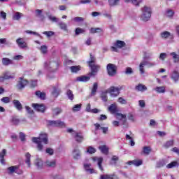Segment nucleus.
Masks as SVG:
<instances>
[{
	"label": "nucleus",
	"instance_id": "obj_1",
	"mask_svg": "<svg viewBox=\"0 0 179 179\" xmlns=\"http://www.w3.org/2000/svg\"><path fill=\"white\" fill-rule=\"evenodd\" d=\"M32 142H34V143H36L37 149L39 152H43L44 146L41 143L48 145V135L47 133L41 132L38 137L32 138Z\"/></svg>",
	"mask_w": 179,
	"mask_h": 179
},
{
	"label": "nucleus",
	"instance_id": "obj_2",
	"mask_svg": "<svg viewBox=\"0 0 179 179\" xmlns=\"http://www.w3.org/2000/svg\"><path fill=\"white\" fill-rule=\"evenodd\" d=\"M96 56L93 53H90V61L87 64L90 68L91 71L89 73V76H96L99 71H100V65L96 64Z\"/></svg>",
	"mask_w": 179,
	"mask_h": 179
},
{
	"label": "nucleus",
	"instance_id": "obj_3",
	"mask_svg": "<svg viewBox=\"0 0 179 179\" xmlns=\"http://www.w3.org/2000/svg\"><path fill=\"white\" fill-rule=\"evenodd\" d=\"M108 110L111 114H116L117 116V120H122V125L127 124V115L118 113V108H117V104L112 103L109 107Z\"/></svg>",
	"mask_w": 179,
	"mask_h": 179
},
{
	"label": "nucleus",
	"instance_id": "obj_4",
	"mask_svg": "<svg viewBox=\"0 0 179 179\" xmlns=\"http://www.w3.org/2000/svg\"><path fill=\"white\" fill-rule=\"evenodd\" d=\"M45 69H48L50 72H55L58 71V67L59 66V62L53 61V62H46L44 64Z\"/></svg>",
	"mask_w": 179,
	"mask_h": 179
},
{
	"label": "nucleus",
	"instance_id": "obj_5",
	"mask_svg": "<svg viewBox=\"0 0 179 179\" xmlns=\"http://www.w3.org/2000/svg\"><path fill=\"white\" fill-rule=\"evenodd\" d=\"M141 20L143 22H148V20H149L152 16V9L150 7L145 6L143 8H141Z\"/></svg>",
	"mask_w": 179,
	"mask_h": 179
},
{
	"label": "nucleus",
	"instance_id": "obj_6",
	"mask_svg": "<svg viewBox=\"0 0 179 179\" xmlns=\"http://www.w3.org/2000/svg\"><path fill=\"white\" fill-rule=\"evenodd\" d=\"M122 89H124V86H119V87L111 86L108 90V93H110L112 97H117V96L120 95V91L122 90Z\"/></svg>",
	"mask_w": 179,
	"mask_h": 179
},
{
	"label": "nucleus",
	"instance_id": "obj_7",
	"mask_svg": "<svg viewBox=\"0 0 179 179\" xmlns=\"http://www.w3.org/2000/svg\"><path fill=\"white\" fill-rule=\"evenodd\" d=\"M117 66L114 64H108L106 66V71L109 76H115L117 75Z\"/></svg>",
	"mask_w": 179,
	"mask_h": 179
},
{
	"label": "nucleus",
	"instance_id": "obj_8",
	"mask_svg": "<svg viewBox=\"0 0 179 179\" xmlns=\"http://www.w3.org/2000/svg\"><path fill=\"white\" fill-rule=\"evenodd\" d=\"M49 127H57L59 128H65V123L61 120H49L48 121Z\"/></svg>",
	"mask_w": 179,
	"mask_h": 179
},
{
	"label": "nucleus",
	"instance_id": "obj_9",
	"mask_svg": "<svg viewBox=\"0 0 179 179\" xmlns=\"http://www.w3.org/2000/svg\"><path fill=\"white\" fill-rule=\"evenodd\" d=\"M146 65H148V68H152V66H155V63H150L146 61H143L141 63H140L139 71L141 75H143V73H145V66Z\"/></svg>",
	"mask_w": 179,
	"mask_h": 179
},
{
	"label": "nucleus",
	"instance_id": "obj_10",
	"mask_svg": "<svg viewBox=\"0 0 179 179\" xmlns=\"http://www.w3.org/2000/svg\"><path fill=\"white\" fill-rule=\"evenodd\" d=\"M114 45L115 46L110 47V50L115 52H117V51H118L117 48H122V47H125V42L122 41H116Z\"/></svg>",
	"mask_w": 179,
	"mask_h": 179
},
{
	"label": "nucleus",
	"instance_id": "obj_11",
	"mask_svg": "<svg viewBox=\"0 0 179 179\" xmlns=\"http://www.w3.org/2000/svg\"><path fill=\"white\" fill-rule=\"evenodd\" d=\"M32 107L36 110V111H38V113H45V110H47V108H45V106L44 104H40V103H32Z\"/></svg>",
	"mask_w": 179,
	"mask_h": 179
},
{
	"label": "nucleus",
	"instance_id": "obj_12",
	"mask_svg": "<svg viewBox=\"0 0 179 179\" xmlns=\"http://www.w3.org/2000/svg\"><path fill=\"white\" fill-rule=\"evenodd\" d=\"M28 83H29V81L27 80H25L23 78H20V80L17 84V87L18 90H23V88L26 87Z\"/></svg>",
	"mask_w": 179,
	"mask_h": 179
},
{
	"label": "nucleus",
	"instance_id": "obj_13",
	"mask_svg": "<svg viewBox=\"0 0 179 179\" xmlns=\"http://www.w3.org/2000/svg\"><path fill=\"white\" fill-rule=\"evenodd\" d=\"M15 78L14 75H10L9 71H5L3 73V76L0 77V82H4L5 80H8L9 79H13Z\"/></svg>",
	"mask_w": 179,
	"mask_h": 179
},
{
	"label": "nucleus",
	"instance_id": "obj_14",
	"mask_svg": "<svg viewBox=\"0 0 179 179\" xmlns=\"http://www.w3.org/2000/svg\"><path fill=\"white\" fill-rule=\"evenodd\" d=\"M16 44L18 45L19 48H27V43L24 41V39H23V38H18L16 40Z\"/></svg>",
	"mask_w": 179,
	"mask_h": 179
},
{
	"label": "nucleus",
	"instance_id": "obj_15",
	"mask_svg": "<svg viewBox=\"0 0 179 179\" xmlns=\"http://www.w3.org/2000/svg\"><path fill=\"white\" fill-rule=\"evenodd\" d=\"M93 162H98V167L101 171H104V169H103V157H94L92 158Z\"/></svg>",
	"mask_w": 179,
	"mask_h": 179
},
{
	"label": "nucleus",
	"instance_id": "obj_16",
	"mask_svg": "<svg viewBox=\"0 0 179 179\" xmlns=\"http://www.w3.org/2000/svg\"><path fill=\"white\" fill-rule=\"evenodd\" d=\"M127 164H129V166H132L133 164L134 166H136V167H139V166L143 164V161H142V159H134L133 161H129Z\"/></svg>",
	"mask_w": 179,
	"mask_h": 179
},
{
	"label": "nucleus",
	"instance_id": "obj_17",
	"mask_svg": "<svg viewBox=\"0 0 179 179\" xmlns=\"http://www.w3.org/2000/svg\"><path fill=\"white\" fill-rule=\"evenodd\" d=\"M74 139H76V141L78 143H80L81 142H83V135H82V133L80 132H75V134L73 135Z\"/></svg>",
	"mask_w": 179,
	"mask_h": 179
},
{
	"label": "nucleus",
	"instance_id": "obj_18",
	"mask_svg": "<svg viewBox=\"0 0 179 179\" xmlns=\"http://www.w3.org/2000/svg\"><path fill=\"white\" fill-rule=\"evenodd\" d=\"M92 166V164H84V169L87 173H89L90 174H94L96 173V171L93 169H90Z\"/></svg>",
	"mask_w": 179,
	"mask_h": 179
},
{
	"label": "nucleus",
	"instance_id": "obj_19",
	"mask_svg": "<svg viewBox=\"0 0 179 179\" xmlns=\"http://www.w3.org/2000/svg\"><path fill=\"white\" fill-rule=\"evenodd\" d=\"M100 179H118V176L113 174H105V175H101Z\"/></svg>",
	"mask_w": 179,
	"mask_h": 179
},
{
	"label": "nucleus",
	"instance_id": "obj_20",
	"mask_svg": "<svg viewBox=\"0 0 179 179\" xmlns=\"http://www.w3.org/2000/svg\"><path fill=\"white\" fill-rule=\"evenodd\" d=\"M52 94L54 97H58L61 93V89H59V87L58 85L54 86L52 87Z\"/></svg>",
	"mask_w": 179,
	"mask_h": 179
},
{
	"label": "nucleus",
	"instance_id": "obj_21",
	"mask_svg": "<svg viewBox=\"0 0 179 179\" xmlns=\"http://www.w3.org/2000/svg\"><path fill=\"white\" fill-rule=\"evenodd\" d=\"M13 104L14 107H15V108L17 110H18V111H20L23 108L22 103L17 99H14L13 101Z\"/></svg>",
	"mask_w": 179,
	"mask_h": 179
},
{
	"label": "nucleus",
	"instance_id": "obj_22",
	"mask_svg": "<svg viewBox=\"0 0 179 179\" xmlns=\"http://www.w3.org/2000/svg\"><path fill=\"white\" fill-rule=\"evenodd\" d=\"M2 64L4 65V66H8L9 65L13 64V61L12 59L8 58V57H3L2 59Z\"/></svg>",
	"mask_w": 179,
	"mask_h": 179
},
{
	"label": "nucleus",
	"instance_id": "obj_23",
	"mask_svg": "<svg viewBox=\"0 0 179 179\" xmlns=\"http://www.w3.org/2000/svg\"><path fill=\"white\" fill-rule=\"evenodd\" d=\"M99 150H101V153L103 155H108V148L107 145H103L99 147Z\"/></svg>",
	"mask_w": 179,
	"mask_h": 179
},
{
	"label": "nucleus",
	"instance_id": "obj_24",
	"mask_svg": "<svg viewBox=\"0 0 179 179\" xmlns=\"http://www.w3.org/2000/svg\"><path fill=\"white\" fill-rule=\"evenodd\" d=\"M136 90H138V92H145L148 90V87L143 84H138L137 86L135 87Z\"/></svg>",
	"mask_w": 179,
	"mask_h": 179
},
{
	"label": "nucleus",
	"instance_id": "obj_25",
	"mask_svg": "<svg viewBox=\"0 0 179 179\" xmlns=\"http://www.w3.org/2000/svg\"><path fill=\"white\" fill-rule=\"evenodd\" d=\"M35 94L36 97L41 99V100H45V93L41 92V91H36Z\"/></svg>",
	"mask_w": 179,
	"mask_h": 179
},
{
	"label": "nucleus",
	"instance_id": "obj_26",
	"mask_svg": "<svg viewBox=\"0 0 179 179\" xmlns=\"http://www.w3.org/2000/svg\"><path fill=\"white\" fill-rule=\"evenodd\" d=\"M78 82H89L90 80V76H83L77 78Z\"/></svg>",
	"mask_w": 179,
	"mask_h": 179
},
{
	"label": "nucleus",
	"instance_id": "obj_27",
	"mask_svg": "<svg viewBox=\"0 0 179 179\" xmlns=\"http://www.w3.org/2000/svg\"><path fill=\"white\" fill-rule=\"evenodd\" d=\"M150 152H152V148L150 146H145L143 148V153L146 156L150 155Z\"/></svg>",
	"mask_w": 179,
	"mask_h": 179
},
{
	"label": "nucleus",
	"instance_id": "obj_28",
	"mask_svg": "<svg viewBox=\"0 0 179 179\" xmlns=\"http://www.w3.org/2000/svg\"><path fill=\"white\" fill-rule=\"evenodd\" d=\"M20 166H12L8 168V171H10V174H13V173H17L16 172V170H19V168Z\"/></svg>",
	"mask_w": 179,
	"mask_h": 179
},
{
	"label": "nucleus",
	"instance_id": "obj_29",
	"mask_svg": "<svg viewBox=\"0 0 179 179\" xmlns=\"http://www.w3.org/2000/svg\"><path fill=\"white\" fill-rule=\"evenodd\" d=\"M58 26L64 31H68V25L65 22H60L58 23Z\"/></svg>",
	"mask_w": 179,
	"mask_h": 179
},
{
	"label": "nucleus",
	"instance_id": "obj_30",
	"mask_svg": "<svg viewBox=\"0 0 179 179\" xmlns=\"http://www.w3.org/2000/svg\"><path fill=\"white\" fill-rule=\"evenodd\" d=\"M10 122L13 125H19L20 120L17 117L13 116L10 119Z\"/></svg>",
	"mask_w": 179,
	"mask_h": 179
},
{
	"label": "nucleus",
	"instance_id": "obj_31",
	"mask_svg": "<svg viewBox=\"0 0 179 179\" xmlns=\"http://www.w3.org/2000/svg\"><path fill=\"white\" fill-rule=\"evenodd\" d=\"M171 78L175 81H178L179 79V73L177 71H173Z\"/></svg>",
	"mask_w": 179,
	"mask_h": 179
},
{
	"label": "nucleus",
	"instance_id": "obj_32",
	"mask_svg": "<svg viewBox=\"0 0 179 179\" xmlns=\"http://www.w3.org/2000/svg\"><path fill=\"white\" fill-rule=\"evenodd\" d=\"M120 0H108L110 6H117L120 4Z\"/></svg>",
	"mask_w": 179,
	"mask_h": 179
},
{
	"label": "nucleus",
	"instance_id": "obj_33",
	"mask_svg": "<svg viewBox=\"0 0 179 179\" xmlns=\"http://www.w3.org/2000/svg\"><path fill=\"white\" fill-rule=\"evenodd\" d=\"M70 69L73 73H76L80 71V66H70Z\"/></svg>",
	"mask_w": 179,
	"mask_h": 179
},
{
	"label": "nucleus",
	"instance_id": "obj_34",
	"mask_svg": "<svg viewBox=\"0 0 179 179\" xmlns=\"http://www.w3.org/2000/svg\"><path fill=\"white\" fill-rule=\"evenodd\" d=\"M45 164H46L47 167H55V166H57V162H55V160L46 161Z\"/></svg>",
	"mask_w": 179,
	"mask_h": 179
},
{
	"label": "nucleus",
	"instance_id": "obj_35",
	"mask_svg": "<svg viewBox=\"0 0 179 179\" xmlns=\"http://www.w3.org/2000/svg\"><path fill=\"white\" fill-rule=\"evenodd\" d=\"M101 31H103V29H101V28H91L90 29V33H91V34H94L96 33H101Z\"/></svg>",
	"mask_w": 179,
	"mask_h": 179
},
{
	"label": "nucleus",
	"instance_id": "obj_36",
	"mask_svg": "<svg viewBox=\"0 0 179 179\" xmlns=\"http://www.w3.org/2000/svg\"><path fill=\"white\" fill-rule=\"evenodd\" d=\"M155 92H157V93H165L166 92V87L162 86V87H157L155 89Z\"/></svg>",
	"mask_w": 179,
	"mask_h": 179
},
{
	"label": "nucleus",
	"instance_id": "obj_37",
	"mask_svg": "<svg viewBox=\"0 0 179 179\" xmlns=\"http://www.w3.org/2000/svg\"><path fill=\"white\" fill-rule=\"evenodd\" d=\"M25 157H26L25 163L27 164L28 167H30L31 166L30 157H31V155H30V153L27 152L25 154Z\"/></svg>",
	"mask_w": 179,
	"mask_h": 179
},
{
	"label": "nucleus",
	"instance_id": "obj_38",
	"mask_svg": "<svg viewBox=\"0 0 179 179\" xmlns=\"http://www.w3.org/2000/svg\"><path fill=\"white\" fill-rule=\"evenodd\" d=\"M173 145H174V140H169L168 141H166L165 143V144L164 145V148H166V149H169V148H171V146H173Z\"/></svg>",
	"mask_w": 179,
	"mask_h": 179
},
{
	"label": "nucleus",
	"instance_id": "obj_39",
	"mask_svg": "<svg viewBox=\"0 0 179 179\" xmlns=\"http://www.w3.org/2000/svg\"><path fill=\"white\" fill-rule=\"evenodd\" d=\"M166 166V160L161 159L157 163V168L161 169V167H164Z\"/></svg>",
	"mask_w": 179,
	"mask_h": 179
},
{
	"label": "nucleus",
	"instance_id": "obj_40",
	"mask_svg": "<svg viewBox=\"0 0 179 179\" xmlns=\"http://www.w3.org/2000/svg\"><path fill=\"white\" fill-rule=\"evenodd\" d=\"M170 55H171L173 57V62L175 64H177L179 62V56L178 55H176V52H171L170 54Z\"/></svg>",
	"mask_w": 179,
	"mask_h": 179
},
{
	"label": "nucleus",
	"instance_id": "obj_41",
	"mask_svg": "<svg viewBox=\"0 0 179 179\" xmlns=\"http://www.w3.org/2000/svg\"><path fill=\"white\" fill-rule=\"evenodd\" d=\"M97 87H98V84L97 83H94L91 91V94L92 96H94L97 92Z\"/></svg>",
	"mask_w": 179,
	"mask_h": 179
},
{
	"label": "nucleus",
	"instance_id": "obj_42",
	"mask_svg": "<svg viewBox=\"0 0 179 179\" xmlns=\"http://www.w3.org/2000/svg\"><path fill=\"white\" fill-rule=\"evenodd\" d=\"M35 165L37 166L38 169H42L43 168V160H41L40 159H36Z\"/></svg>",
	"mask_w": 179,
	"mask_h": 179
},
{
	"label": "nucleus",
	"instance_id": "obj_43",
	"mask_svg": "<svg viewBox=\"0 0 179 179\" xmlns=\"http://www.w3.org/2000/svg\"><path fill=\"white\" fill-rule=\"evenodd\" d=\"M171 36V34L169 31H165L162 33H161V37L162 38H169Z\"/></svg>",
	"mask_w": 179,
	"mask_h": 179
},
{
	"label": "nucleus",
	"instance_id": "obj_44",
	"mask_svg": "<svg viewBox=\"0 0 179 179\" xmlns=\"http://www.w3.org/2000/svg\"><path fill=\"white\" fill-rule=\"evenodd\" d=\"M73 153H74V155H73L74 159H79V157H80V151L79 150V149H74Z\"/></svg>",
	"mask_w": 179,
	"mask_h": 179
},
{
	"label": "nucleus",
	"instance_id": "obj_45",
	"mask_svg": "<svg viewBox=\"0 0 179 179\" xmlns=\"http://www.w3.org/2000/svg\"><path fill=\"white\" fill-rule=\"evenodd\" d=\"M53 115H59L62 113V110L59 108H55L52 109Z\"/></svg>",
	"mask_w": 179,
	"mask_h": 179
},
{
	"label": "nucleus",
	"instance_id": "obj_46",
	"mask_svg": "<svg viewBox=\"0 0 179 179\" xmlns=\"http://www.w3.org/2000/svg\"><path fill=\"white\" fill-rule=\"evenodd\" d=\"M23 15L21 13L16 12L15 14L13 16L14 20H20Z\"/></svg>",
	"mask_w": 179,
	"mask_h": 179
},
{
	"label": "nucleus",
	"instance_id": "obj_47",
	"mask_svg": "<svg viewBox=\"0 0 179 179\" xmlns=\"http://www.w3.org/2000/svg\"><path fill=\"white\" fill-rule=\"evenodd\" d=\"M126 139L130 141L131 146H135V141H134V138L131 136L126 134Z\"/></svg>",
	"mask_w": 179,
	"mask_h": 179
},
{
	"label": "nucleus",
	"instance_id": "obj_48",
	"mask_svg": "<svg viewBox=\"0 0 179 179\" xmlns=\"http://www.w3.org/2000/svg\"><path fill=\"white\" fill-rule=\"evenodd\" d=\"M87 153H90V155H93V153H96V148H94L92 146H90L87 149Z\"/></svg>",
	"mask_w": 179,
	"mask_h": 179
},
{
	"label": "nucleus",
	"instance_id": "obj_49",
	"mask_svg": "<svg viewBox=\"0 0 179 179\" xmlns=\"http://www.w3.org/2000/svg\"><path fill=\"white\" fill-rule=\"evenodd\" d=\"M66 94L69 100H73L74 96H73V93L72 92V90H68Z\"/></svg>",
	"mask_w": 179,
	"mask_h": 179
},
{
	"label": "nucleus",
	"instance_id": "obj_50",
	"mask_svg": "<svg viewBox=\"0 0 179 179\" xmlns=\"http://www.w3.org/2000/svg\"><path fill=\"white\" fill-rule=\"evenodd\" d=\"M48 19L51 20V22H53L54 23H58V22H59V19L52 15H49Z\"/></svg>",
	"mask_w": 179,
	"mask_h": 179
},
{
	"label": "nucleus",
	"instance_id": "obj_51",
	"mask_svg": "<svg viewBox=\"0 0 179 179\" xmlns=\"http://www.w3.org/2000/svg\"><path fill=\"white\" fill-rule=\"evenodd\" d=\"M76 36H79V34H82V33H85V29L82 28H76L75 30Z\"/></svg>",
	"mask_w": 179,
	"mask_h": 179
},
{
	"label": "nucleus",
	"instance_id": "obj_52",
	"mask_svg": "<svg viewBox=\"0 0 179 179\" xmlns=\"http://www.w3.org/2000/svg\"><path fill=\"white\" fill-rule=\"evenodd\" d=\"M80 108H82V104H76L73 107V111L76 112V111H80Z\"/></svg>",
	"mask_w": 179,
	"mask_h": 179
},
{
	"label": "nucleus",
	"instance_id": "obj_53",
	"mask_svg": "<svg viewBox=\"0 0 179 179\" xmlns=\"http://www.w3.org/2000/svg\"><path fill=\"white\" fill-rule=\"evenodd\" d=\"M178 163L177 162L174 161L166 165V169H173V167H176L177 166Z\"/></svg>",
	"mask_w": 179,
	"mask_h": 179
},
{
	"label": "nucleus",
	"instance_id": "obj_54",
	"mask_svg": "<svg viewBox=\"0 0 179 179\" xmlns=\"http://www.w3.org/2000/svg\"><path fill=\"white\" fill-rule=\"evenodd\" d=\"M101 99L103 100V101H107L108 100L107 92H103L101 95Z\"/></svg>",
	"mask_w": 179,
	"mask_h": 179
},
{
	"label": "nucleus",
	"instance_id": "obj_55",
	"mask_svg": "<svg viewBox=\"0 0 179 179\" xmlns=\"http://www.w3.org/2000/svg\"><path fill=\"white\" fill-rule=\"evenodd\" d=\"M166 16L168 17H173V16H174V11L173 10H167Z\"/></svg>",
	"mask_w": 179,
	"mask_h": 179
},
{
	"label": "nucleus",
	"instance_id": "obj_56",
	"mask_svg": "<svg viewBox=\"0 0 179 179\" xmlns=\"http://www.w3.org/2000/svg\"><path fill=\"white\" fill-rule=\"evenodd\" d=\"M128 117V120H129V121H131L132 122H135V117L134 116V114H132V113H129L127 115Z\"/></svg>",
	"mask_w": 179,
	"mask_h": 179
},
{
	"label": "nucleus",
	"instance_id": "obj_57",
	"mask_svg": "<svg viewBox=\"0 0 179 179\" xmlns=\"http://www.w3.org/2000/svg\"><path fill=\"white\" fill-rule=\"evenodd\" d=\"M25 109L27 110L28 114H31V115H32V114H34V110H33L31 108H30V106H26Z\"/></svg>",
	"mask_w": 179,
	"mask_h": 179
},
{
	"label": "nucleus",
	"instance_id": "obj_58",
	"mask_svg": "<svg viewBox=\"0 0 179 179\" xmlns=\"http://www.w3.org/2000/svg\"><path fill=\"white\" fill-rule=\"evenodd\" d=\"M43 34L47 36V37H52V36H54V31H44Z\"/></svg>",
	"mask_w": 179,
	"mask_h": 179
},
{
	"label": "nucleus",
	"instance_id": "obj_59",
	"mask_svg": "<svg viewBox=\"0 0 179 179\" xmlns=\"http://www.w3.org/2000/svg\"><path fill=\"white\" fill-rule=\"evenodd\" d=\"M20 139L22 142L26 141V135L23 132H20Z\"/></svg>",
	"mask_w": 179,
	"mask_h": 179
},
{
	"label": "nucleus",
	"instance_id": "obj_60",
	"mask_svg": "<svg viewBox=\"0 0 179 179\" xmlns=\"http://www.w3.org/2000/svg\"><path fill=\"white\" fill-rule=\"evenodd\" d=\"M41 51L42 54H47L48 48L45 45H42L41 47Z\"/></svg>",
	"mask_w": 179,
	"mask_h": 179
},
{
	"label": "nucleus",
	"instance_id": "obj_61",
	"mask_svg": "<svg viewBox=\"0 0 179 179\" xmlns=\"http://www.w3.org/2000/svg\"><path fill=\"white\" fill-rule=\"evenodd\" d=\"M46 153L50 155V156H52V155H54V150L51 148H48L46 149Z\"/></svg>",
	"mask_w": 179,
	"mask_h": 179
},
{
	"label": "nucleus",
	"instance_id": "obj_62",
	"mask_svg": "<svg viewBox=\"0 0 179 179\" xmlns=\"http://www.w3.org/2000/svg\"><path fill=\"white\" fill-rule=\"evenodd\" d=\"M126 75H131V73H134V71H132V68L127 67L125 71Z\"/></svg>",
	"mask_w": 179,
	"mask_h": 179
},
{
	"label": "nucleus",
	"instance_id": "obj_63",
	"mask_svg": "<svg viewBox=\"0 0 179 179\" xmlns=\"http://www.w3.org/2000/svg\"><path fill=\"white\" fill-rule=\"evenodd\" d=\"M74 22H83L85 19L82 17H76L73 18Z\"/></svg>",
	"mask_w": 179,
	"mask_h": 179
},
{
	"label": "nucleus",
	"instance_id": "obj_64",
	"mask_svg": "<svg viewBox=\"0 0 179 179\" xmlns=\"http://www.w3.org/2000/svg\"><path fill=\"white\" fill-rule=\"evenodd\" d=\"M1 100L3 103H8L10 101V99L8 96L3 97Z\"/></svg>",
	"mask_w": 179,
	"mask_h": 179
}]
</instances>
